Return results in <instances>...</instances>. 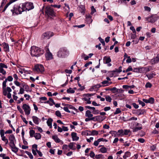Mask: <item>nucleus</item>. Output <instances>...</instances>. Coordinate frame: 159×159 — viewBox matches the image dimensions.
<instances>
[{"label":"nucleus","mask_w":159,"mask_h":159,"mask_svg":"<svg viewBox=\"0 0 159 159\" xmlns=\"http://www.w3.org/2000/svg\"><path fill=\"white\" fill-rule=\"evenodd\" d=\"M17 109L18 111L20 112L21 114H24V112L23 110L20 108V107L19 106H17Z\"/></svg>","instance_id":"44"},{"label":"nucleus","mask_w":159,"mask_h":159,"mask_svg":"<svg viewBox=\"0 0 159 159\" xmlns=\"http://www.w3.org/2000/svg\"><path fill=\"white\" fill-rule=\"evenodd\" d=\"M100 151L102 153H105L107 152V149L105 147H103L100 149Z\"/></svg>","instance_id":"31"},{"label":"nucleus","mask_w":159,"mask_h":159,"mask_svg":"<svg viewBox=\"0 0 159 159\" xmlns=\"http://www.w3.org/2000/svg\"><path fill=\"white\" fill-rule=\"evenodd\" d=\"M143 129L142 127L141 126L138 127L136 126V127L133 129V132H136L138 131L139 130H140Z\"/></svg>","instance_id":"28"},{"label":"nucleus","mask_w":159,"mask_h":159,"mask_svg":"<svg viewBox=\"0 0 159 159\" xmlns=\"http://www.w3.org/2000/svg\"><path fill=\"white\" fill-rule=\"evenodd\" d=\"M86 20L87 23L89 24L91 23L93 21V20L92 19V16L90 15L87 16L86 17Z\"/></svg>","instance_id":"20"},{"label":"nucleus","mask_w":159,"mask_h":159,"mask_svg":"<svg viewBox=\"0 0 159 159\" xmlns=\"http://www.w3.org/2000/svg\"><path fill=\"white\" fill-rule=\"evenodd\" d=\"M75 144L74 143H70L68 145V147L70 149L72 150H74L75 149V148H73L74 144Z\"/></svg>","instance_id":"33"},{"label":"nucleus","mask_w":159,"mask_h":159,"mask_svg":"<svg viewBox=\"0 0 159 159\" xmlns=\"http://www.w3.org/2000/svg\"><path fill=\"white\" fill-rule=\"evenodd\" d=\"M35 133L34 130L33 129L30 130L29 131V134L30 137H34V135Z\"/></svg>","instance_id":"30"},{"label":"nucleus","mask_w":159,"mask_h":159,"mask_svg":"<svg viewBox=\"0 0 159 159\" xmlns=\"http://www.w3.org/2000/svg\"><path fill=\"white\" fill-rule=\"evenodd\" d=\"M132 105L135 108V109H137L139 108V105H138V104H137L136 103H133L132 104Z\"/></svg>","instance_id":"62"},{"label":"nucleus","mask_w":159,"mask_h":159,"mask_svg":"<svg viewBox=\"0 0 159 159\" xmlns=\"http://www.w3.org/2000/svg\"><path fill=\"white\" fill-rule=\"evenodd\" d=\"M97 121L99 122H101L103 121L106 118L105 116H96Z\"/></svg>","instance_id":"17"},{"label":"nucleus","mask_w":159,"mask_h":159,"mask_svg":"<svg viewBox=\"0 0 159 159\" xmlns=\"http://www.w3.org/2000/svg\"><path fill=\"white\" fill-rule=\"evenodd\" d=\"M121 112V111L120 110V109L117 108L116 111L114 112V115H117Z\"/></svg>","instance_id":"47"},{"label":"nucleus","mask_w":159,"mask_h":159,"mask_svg":"<svg viewBox=\"0 0 159 159\" xmlns=\"http://www.w3.org/2000/svg\"><path fill=\"white\" fill-rule=\"evenodd\" d=\"M101 83L103 84L102 85V87H105L109 85V82L107 80H104L102 81Z\"/></svg>","instance_id":"26"},{"label":"nucleus","mask_w":159,"mask_h":159,"mask_svg":"<svg viewBox=\"0 0 159 159\" xmlns=\"http://www.w3.org/2000/svg\"><path fill=\"white\" fill-rule=\"evenodd\" d=\"M52 139L57 143H59L61 141V142L62 143V144L63 143V142L61 140L57 135L52 136Z\"/></svg>","instance_id":"19"},{"label":"nucleus","mask_w":159,"mask_h":159,"mask_svg":"<svg viewBox=\"0 0 159 159\" xmlns=\"http://www.w3.org/2000/svg\"><path fill=\"white\" fill-rule=\"evenodd\" d=\"M130 29L131 30L133 31V32L134 33V34L136 33L135 30L134 26H131L130 27Z\"/></svg>","instance_id":"60"},{"label":"nucleus","mask_w":159,"mask_h":159,"mask_svg":"<svg viewBox=\"0 0 159 159\" xmlns=\"http://www.w3.org/2000/svg\"><path fill=\"white\" fill-rule=\"evenodd\" d=\"M151 62L152 64H155L159 62V54H157L155 57L151 59Z\"/></svg>","instance_id":"12"},{"label":"nucleus","mask_w":159,"mask_h":159,"mask_svg":"<svg viewBox=\"0 0 159 159\" xmlns=\"http://www.w3.org/2000/svg\"><path fill=\"white\" fill-rule=\"evenodd\" d=\"M149 103L152 104L154 102V99L152 97H151L148 99Z\"/></svg>","instance_id":"40"},{"label":"nucleus","mask_w":159,"mask_h":159,"mask_svg":"<svg viewBox=\"0 0 159 159\" xmlns=\"http://www.w3.org/2000/svg\"><path fill=\"white\" fill-rule=\"evenodd\" d=\"M11 11L13 16L20 14L22 12L25 11L22 4H20L19 5H14L13 6V9Z\"/></svg>","instance_id":"2"},{"label":"nucleus","mask_w":159,"mask_h":159,"mask_svg":"<svg viewBox=\"0 0 159 159\" xmlns=\"http://www.w3.org/2000/svg\"><path fill=\"white\" fill-rule=\"evenodd\" d=\"M109 133L111 134L112 136H113L114 135V137H116L117 136V132L115 131H111L109 132Z\"/></svg>","instance_id":"37"},{"label":"nucleus","mask_w":159,"mask_h":159,"mask_svg":"<svg viewBox=\"0 0 159 159\" xmlns=\"http://www.w3.org/2000/svg\"><path fill=\"white\" fill-rule=\"evenodd\" d=\"M133 69L131 66H129L126 70V72H127L133 70Z\"/></svg>","instance_id":"64"},{"label":"nucleus","mask_w":159,"mask_h":159,"mask_svg":"<svg viewBox=\"0 0 159 159\" xmlns=\"http://www.w3.org/2000/svg\"><path fill=\"white\" fill-rule=\"evenodd\" d=\"M94 95V94L93 93H87V94H84L83 95V97H91Z\"/></svg>","instance_id":"46"},{"label":"nucleus","mask_w":159,"mask_h":159,"mask_svg":"<svg viewBox=\"0 0 159 159\" xmlns=\"http://www.w3.org/2000/svg\"><path fill=\"white\" fill-rule=\"evenodd\" d=\"M34 137L36 139H40L41 138V134L39 133H36L34 135Z\"/></svg>","instance_id":"25"},{"label":"nucleus","mask_w":159,"mask_h":159,"mask_svg":"<svg viewBox=\"0 0 159 159\" xmlns=\"http://www.w3.org/2000/svg\"><path fill=\"white\" fill-rule=\"evenodd\" d=\"M45 50L47 53V55H46V59L48 60H50L52 59V54L50 52L48 48L47 47L46 48Z\"/></svg>","instance_id":"9"},{"label":"nucleus","mask_w":159,"mask_h":159,"mask_svg":"<svg viewBox=\"0 0 159 159\" xmlns=\"http://www.w3.org/2000/svg\"><path fill=\"white\" fill-rule=\"evenodd\" d=\"M103 157V155L102 154H99L98 155H96L95 156V158L98 159L102 158Z\"/></svg>","instance_id":"55"},{"label":"nucleus","mask_w":159,"mask_h":159,"mask_svg":"<svg viewBox=\"0 0 159 159\" xmlns=\"http://www.w3.org/2000/svg\"><path fill=\"white\" fill-rule=\"evenodd\" d=\"M131 154L130 152L129 151H127L125 152V155L123 157L124 159H126L127 157L130 156Z\"/></svg>","instance_id":"24"},{"label":"nucleus","mask_w":159,"mask_h":159,"mask_svg":"<svg viewBox=\"0 0 159 159\" xmlns=\"http://www.w3.org/2000/svg\"><path fill=\"white\" fill-rule=\"evenodd\" d=\"M14 83L17 86L20 87V88L21 87L20 86V85H21V84H20L17 80H16L14 81Z\"/></svg>","instance_id":"59"},{"label":"nucleus","mask_w":159,"mask_h":159,"mask_svg":"<svg viewBox=\"0 0 159 159\" xmlns=\"http://www.w3.org/2000/svg\"><path fill=\"white\" fill-rule=\"evenodd\" d=\"M68 55L69 52L65 47L60 48L57 53V55L60 58H65Z\"/></svg>","instance_id":"4"},{"label":"nucleus","mask_w":159,"mask_h":159,"mask_svg":"<svg viewBox=\"0 0 159 159\" xmlns=\"http://www.w3.org/2000/svg\"><path fill=\"white\" fill-rule=\"evenodd\" d=\"M138 102L139 104H140L142 105V107H143L145 106V104L144 103V102H142L140 100H138Z\"/></svg>","instance_id":"54"},{"label":"nucleus","mask_w":159,"mask_h":159,"mask_svg":"<svg viewBox=\"0 0 159 159\" xmlns=\"http://www.w3.org/2000/svg\"><path fill=\"white\" fill-rule=\"evenodd\" d=\"M68 107L70 109H73L76 111H77V109L75 108L72 105L69 104L68 105Z\"/></svg>","instance_id":"53"},{"label":"nucleus","mask_w":159,"mask_h":159,"mask_svg":"<svg viewBox=\"0 0 159 159\" xmlns=\"http://www.w3.org/2000/svg\"><path fill=\"white\" fill-rule=\"evenodd\" d=\"M35 70L38 72L41 73L43 72L44 71V69L43 66L41 64H37L35 65L34 69Z\"/></svg>","instance_id":"7"},{"label":"nucleus","mask_w":159,"mask_h":159,"mask_svg":"<svg viewBox=\"0 0 159 159\" xmlns=\"http://www.w3.org/2000/svg\"><path fill=\"white\" fill-rule=\"evenodd\" d=\"M117 89L116 87H114L111 88V91L113 93H116L117 92Z\"/></svg>","instance_id":"41"},{"label":"nucleus","mask_w":159,"mask_h":159,"mask_svg":"<svg viewBox=\"0 0 159 159\" xmlns=\"http://www.w3.org/2000/svg\"><path fill=\"white\" fill-rule=\"evenodd\" d=\"M131 39H134L137 37V35L136 34H131Z\"/></svg>","instance_id":"63"},{"label":"nucleus","mask_w":159,"mask_h":159,"mask_svg":"<svg viewBox=\"0 0 159 159\" xmlns=\"http://www.w3.org/2000/svg\"><path fill=\"white\" fill-rule=\"evenodd\" d=\"M123 133H124V130L122 129H119L118 130V131L117 132V136H120V134H123Z\"/></svg>","instance_id":"36"},{"label":"nucleus","mask_w":159,"mask_h":159,"mask_svg":"<svg viewBox=\"0 0 159 159\" xmlns=\"http://www.w3.org/2000/svg\"><path fill=\"white\" fill-rule=\"evenodd\" d=\"M51 7H56L57 8H59L61 7V5H50Z\"/></svg>","instance_id":"57"},{"label":"nucleus","mask_w":159,"mask_h":159,"mask_svg":"<svg viewBox=\"0 0 159 159\" xmlns=\"http://www.w3.org/2000/svg\"><path fill=\"white\" fill-rule=\"evenodd\" d=\"M53 121V120L51 118H49L48 119V120L47 121V123L48 125L50 127V128H52V123Z\"/></svg>","instance_id":"21"},{"label":"nucleus","mask_w":159,"mask_h":159,"mask_svg":"<svg viewBox=\"0 0 159 159\" xmlns=\"http://www.w3.org/2000/svg\"><path fill=\"white\" fill-rule=\"evenodd\" d=\"M25 90L26 91H31V89L30 88L29 86L27 84L25 87Z\"/></svg>","instance_id":"52"},{"label":"nucleus","mask_w":159,"mask_h":159,"mask_svg":"<svg viewBox=\"0 0 159 159\" xmlns=\"http://www.w3.org/2000/svg\"><path fill=\"white\" fill-rule=\"evenodd\" d=\"M146 21L152 23H154L157 19L155 17H154L152 16L145 18Z\"/></svg>","instance_id":"11"},{"label":"nucleus","mask_w":159,"mask_h":159,"mask_svg":"<svg viewBox=\"0 0 159 159\" xmlns=\"http://www.w3.org/2000/svg\"><path fill=\"white\" fill-rule=\"evenodd\" d=\"M32 118L34 122L36 125H38L39 123V121H40V119H39L36 116H33Z\"/></svg>","instance_id":"16"},{"label":"nucleus","mask_w":159,"mask_h":159,"mask_svg":"<svg viewBox=\"0 0 159 159\" xmlns=\"http://www.w3.org/2000/svg\"><path fill=\"white\" fill-rule=\"evenodd\" d=\"M103 63L104 64H107L111 61V59L110 57L105 56L103 58Z\"/></svg>","instance_id":"15"},{"label":"nucleus","mask_w":159,"mask_h":159,"mask_svg":"<svg viewBox=\"0 0 159 159\" xmlns=\"http://www.w3.org/2000/svg\"><path fill=\"white\" fill-rule=\"evenodd\" d=\"M45 12L46 14L49 17L51 20L53 19L52 17L56 16V12L54 10V9L51 7V6H47L45 8Z\"/></svg>","instance_id":"3"},{"label":"nucleus","mask_w":159,"mask_h":159,"mask_svg":"<svg viewBox=\"0 0 159 159\" xmlns=\"http://www.w3.org/2000/svg\"><path fill=\"white\" fill-rule=\"evenodd\" d=\"M25 152L29 156L30 158V159H33V156L31 153L27 151H25Z\"/></svg>","instance_id":"35"},{"label":"nucleus","mask_w":159,"mask_h":159,"mask_svg":"<svg viewBox=\"0 0 159 159\" xmlns=\"http://www.w3.org/2000/svg\"><path fill=\"white\" fill-rule=\"evenodd\" d=\"M130 132H131V131L130 130L127 129H125L123 133V135H127Z\"/></svg>","instance_id":"42"},{"label":"nucleus","mask_w":159,"mask_h":159,"mask_svg":"<svg viewBox=\"0 0 159 159\" xmlns=\"http://www.w3.org/2000/svg\"><path fill=\"white\" fill-rule=\"evenodd\" d=\"M53 35L54 33L53 32L50 31H47L43 34L41 38L42 39H48Z\"/></svg>","instance_id":"6"},{"label":"nucleus","mask_w":159,"mask_h":159,"mask_svg":"<svg viewBox=\"0 0 159 159\" xmlns=\"http://www.w3.org/2000/svg\"><path fill=\"white\" fill-rule=\"evenodd\" d=\"M17 0H11L9 2L7 3L5 6L2 12H4L6 10L7 7L12 3L17 1Z\"/></svg>","instance_id":"18"},{"label":"nucleus","mask_w":159,"mask_h":159,"mask_svg":"<svg viewBox=\"0 0 159 159\" xmlns=\"http://www.w3.org/2000/svg\"><path fill=\"white\" fill-rule=\"evenodd\" d=\"M44 53L43 49L34 46H32L30 50V53L32 57H38Z\"/></svg>","instance_id":"1"},{"label":"nucleus","mask_w":159,"mask_h":159,"mask_svg":"<svg viewBox=\"0 0 159 159\" xmlns=\"http://www.w3.org/2000/svg\"><path fill=\"white\" fill-rule=\"evenodd\" d=\"M22 6L25 10V11H29L32 10L34 8V7L33 5V3L31 2H25V3H22Z\"/></svg>","instance_id":"5"},{"label":"nucleus","mask_w":159,"mask_h":159,"mask_svg":"<svg viewBox=\"0 0 159 159\" xmlns=\"http://www.w3.org/2000/svg\"><path fill=\"white\" fill-rule=\"evenodd\" d=\"M72 89L71 88H70L69 89H68L67 90V92L68 93H74L75 92V91L73 90H71Z\"/></svg>","instance_id":"45"},{"label":"nucleus","mask_w":159,"mask_h":159,"mask_svg":"<svg viewBox=\"0 0 159 159\" xmlns=\"http://www.w3.org/2000/svg\"><path fill=\"white\" fill-rule=\"evenodd\" d=\"M11 148L12 151L15 153H16L17 152L19 149L18 148L16 147V146Z\"/></svg>","instance_id":"29"},{"label":"nucleus","mask_w":159,"mask_h":159,"mask_svg":"<svg viewBox=\"0 0 159 159\" xmlns=\"http://www.w3.org/2000/svg\"><path fill=\"white\" fill-rule=\"evenodd\" d=\"M4 130L3 129H1L0 131V134L1 137L4 136Z\"/></svg>","instance_id":"61"},{"label":"nucleus","mask_w":159,"mask_h":159,"mask_svg":"<svg viewBox=\"0 0 159 159\" xmlns=\"http://www.w3.org/2000/svg\"><path fill=\"white\" fill-rule=\"evenodd\" d=\"M2 45L3 46V49H4V51L5 52H9V46L8 43L5 42H3L2 43Z\"/></svg>","instance_id":"13"},{"label":"nucleus","mask_w":159,"mask_h":159,"mask_svg":"<svg viewBox=\"0 0 159 159\" xmlns=\"http://www.w3.org/2000/svg\"><path fill=\"white\" fill-rule=\"evenodd\" d=\"M0 68H7V66L5 65L3 63H0Z\"/></svg>","instance_id":"48"},{"label":"nucleus","mask_w":159,"mask_h":159,"mask_svg":"<svg viewBox=\"0 0 159 159\" xmlns=\"http://www.w3.org/2000/svg\"><path fill=\"white\" fill-rule=\"evenodd\" d=\"M93 115L91 113V111L89 110H87L85 112V116L88 118H91L93 116Z\"/></svg>","instance_id":"22"},{"label":"nucleus","mask_w":159,"mask_h":159,"mask_svg":"<svg viewBox=\"0 0 159 159\" xmlns=\"http://www.w3.org/2000/svg\"><path fill=\"white\" fill-rule=\"evenodd\" d=\"M24 88L20 87V92L19 93H18L19 94H23L24 93Z\"/></svg>","instance_id":"58"},{"label":"nucleus","mask_w":159,"mask_h":159,"mask_svg":"<svg viewBox=\"0 0 159 159\" xmlns=\"http://www.w3.org/2000/svg\"><path fill=\"white\" fill-rule=\"evenodd\" d=\"M86 131L91 133V135H97L98 134V132L95 130H93L92 132L89 130H86Z\"/></svg>","instance_id":"23"},{"label":"nucleus","mask_w":159,"mask_h":159,"mask_svg":"<svg viewBox=\"0 0 159 159\" xmlns=\"http://www.w3.org/2000/svg\"><path fill=\"white\" fill-rule=\"evenodd\" d=\"M102 87V85H101L100 84H97L93 87V89H94V87L95 88L98 89Z\"/></svg>","instance_id":"43"},{"label":"nucleus","mask_w":159,"mask_h":159,"mask_svg":"<svg viewBox=\"0 0 159 159\" xmlns=\"http://www.w3.org/2000/svg\"><path fill=\"white\" fill-rule=\"evenodd\" d=\"M13 80V78L11 76H9L2 83V89H4L6 87V83L7 80L9 81H11Z\"/></svg>","instance_id":"10"},{"label":"nucleus","mask_w":159,"mask_h":159,"mask_svg":"<svg viewBox=\"0 0 159 159\" xmlns=\"http://www.w3.org/2000/svg\"><path fill=\"white\" fill-rule=\"evenodd\" d=\"M55 115L58 117H61L62 115L59 111H57L55 112Z\"/></svg>","instance_id":"38"},{"label":"nucleus","mask_w":159,"mask_h":159,"mask_svg":"<svg viewBox=\"0 0 159 159\" xmlns=\"http://www.w3.org/2000/svg\"><path fill=\"white\" fill-rule=\"evenodd\" d=\"M71 135L73 141H77L79 140V138L77 136V133L72 132L71 133Z\"/></svg>","instance_id":"14"},{"label":"nucleus","mask_w":159,"mask_h":159,"mask_svg":"<svg viewBox=\"0 0 159 159\" xmlns=\"http://www.w3.org/2000/svg\"><path fill=\"white\" fill-rule=\"evenodd\" d=\"M145 86L146 88H151L152 86V84L149 82H147Z\"/></svg>","instance_id":"50"},{"label":"nucleus","mask_w":159,"mask_h":159,"mask_svg":"<svg viewBox=\"0 0 159 159\" xmlns=\"http://www.w3.org/2000/svg\"><path fill=\"white\" fill-rule=\"evenodd\" d=\"M98 39L99 41L102 43V45L104 46H105V43L104 39H102L101 37H99Z\"/></svg>","instance_id":"39"},{"label":"nucleus","mask_w":159,"mask_h":159,"mask_svg":"<svg viewBox=\"0 0 159 159\" xmlns=\"http://www.w3.org/2000/svg\"><path fill=\"white\" fill-rule=\"evenodd\" d=\"M153 74H147L146 75L149 80H150L153 77Z\"/></svg>","instance_id":"49"},{"label":"nucleus","mask_w":159,"mask_h":159,"mask_svg":"<svg viewBox=\"0 0 159 159\" xmlns=\"http://www.w3.org/2000/svg\"><path fill=\"white\" fill-rule=\"evenodd\" d=\"M139 115L144 114L146 113V111L144 109H139Z\"/></svg>","instance_id":"32"},{"label":"nucleus","mask_w":159,"mask_h":159,"mask_svg":"<svg viewBox=\"0 0 159 159\" xmlns=\"http://www.w3.org/2000/svg\"><path fill=\"white\" fill-rule=\"evenodd\" d=\"M0 73H2L3 75H5L6 74V71L3 68H0Z\"/></svg>","instance_id":"56"},{"label":"nucleus","mask_w":159,"mask_h":159,"mask_svg":"<svg viewBox=\"0 0 159 159\" xmlns=\"http://www.w3.org/2000/svg\"><path fill=\"white\" fill-rule=\"evenodd\" d=\"M22 108L24 110L26 115L28 116L30 114L31 109L29 105L26 104H24Z\"/></svg>","instance_id":"8"},{"label":"nucleus","mask_w":159,"mask_h":159,"mask_svg":"<svg viewBox=\"0 0 159 159\" xmlns=\"http://www.w3.org/2000/svg\"><path fill=\"white\" fill-rule=\"evenodd\" d=\"M105 99L107 101L109 102H111L112 99L109 95H107L105 97Z\"/></svg>","instance_id":"34"},{"label":"nucleus","mask_w":159,"mask_h":159,"mask_svg":"<svg viewBox=\"0 0 159 159\" xmlns=\"http://www.w3.org/2000/svg\"><path fill=\"white\" fill-rule=\"evenodd\" d=\"M8 139L10 141L12 140H15V141H16L15 137L14 135L12 134L9 135V136L8 137Z\"/></svg>","instance_id":"27"},{"label":"nucleus","mask_w":159,"mask_h":159,"mask_svg":"<svg viewBox=\"0 0 159 159\" xmlns=\"http://www.w3.org/2000/svg\"><path fill=\"white\" fill-rule=\"evenodd\" d=\"M132 113L133 114L137 115H138L139 116V109H138L137 110H133L132 111Z\"/></svg>","instance_id":"51"}]
</instances>
